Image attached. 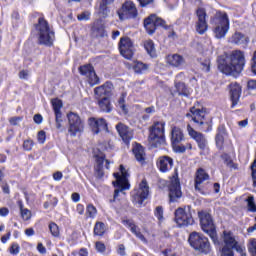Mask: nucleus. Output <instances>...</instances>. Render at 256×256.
<instances>
[{"instance_id":"nucleus-1","label":"nucleus","mask_w":256,"mask_h":256,"mask_svg":"<svg viewBox=\"0 0 256 256\" xmlns=\"http://www.w3.org/2000/svg\"><path fill=\"white\" fill-rule=\"evenodd\" d=\"M245 67V54L241 50H234L218 57V69L225 75L237 77Z\"/></svg>"},{"instance_id":"nucleus-2","label":"nucleus","mask_w":256,"mask_h":256,"mask_svg":"<svg viewBox=\"0 0 256 256\" xmlns=\"http://www.w3.org/2000/svg\"><path fill=\"white\" fill-rule=\"evenodd\" d=\"M120 173L121 175H119V173H114L116 181L113 182V185L115 190L114 197L112 200H110V203H115V201H117L121 195H125V191L129 190V187H131L129 180L127 179L129 174L123 165H120Z\"/></svg>"},{"instance_id":"nucleus-3","label":"nucleus","mask_w":256,"mask_h":256,"mask_svg":"<svg viewBox=\"0 0 256 256\" xmlns=\"http://www.w3.org/2000/svg\"><path fill=\"white\" fill-rule=\"evenodd\" d=\"M211 23L214 25L216 39H223L229 31V16L225 12L217 11Z\"/></svg>"},{"instance_id":"nucleus-4","label":"nucleus","mask_w":256,"mask_h":256,"mask_svg":"<svg viewBox=\"0 0 256 256\" xmlns=\"http://www.w3.org/2000/svg\"><path fill=\"white\" fill-rule=\"evenodd\" d=\"M36 30L38 32V41L40 45L51 47V45H53V41H55V32L51 30V27H49V22L44 18H39Z\"/></svg>"},{"instance_id":"nucleus-5","label":"nucleus","mask_w":256,"mask_h":256,"mask_svg":"<svg viewBox=\"0 0 256 256\" xmlns=\"http://www.w3.org/2000/svg\"><path fill=\"white\" fill-rule=\"evenodd\" d=\"M222 239L224 241V246L222 247V256H233V249H235L241 256H246L245 248L237 243L233 233L224 231Z\"/></svg>"},{"instance_id":"nucleus-6","label":"nucleus","mask_w":256,"mask_h":256,"mask_svg":"<svg viewBox=\"0 0 256 256\" xmlns=\"http://www.w3.org/2000/svg\"><path fill=\"white\" fill-rule=\"evenodd\" d=\"M148 141L151 147H159L165 143V122L156 121L149 128Z\"/></svg>"},{"instance_id":"nucleus-7","label":"nucleus","mask_w":256,"mask_h":256,"mask_svg":"<svg viewBox=\"0 0 256 256\" xmlns=\"http://www.w3.org/2000/svg\"><path fill=\"white\" fill-rule=\"evenodd\" d=\"M200 219V225L202 231L209 235L210 239L213 241L214 245H219V238L217 237V230L215 229V223H213V218L211 214L206 211H201L198 213Z\"/></svg>"},{"instance_id":"nucleus-8","label":"nucleus","mask_w":256,"mask_h":256,"mask_svg":"<svg viewBox=\"0 0 256 256\" xmlns=\"http://www.w3.org/2000/svg\"><path fill=\"white\" fill-rule=\"evenodd\" d=\"M188 243L195 249V251H199V253H203L204 255H209V253H211V243H209V238L201 233L192 232L189 235Z\"/></svg>"},{"instance_id":"nucleus-9","label":"nucleus","mask_w":256,"mask_h":256,"mask_svg":"<svg viewBox=\"0 0 256 256\" xmlns=\"http://www.w3.org/2000/svg\"><path fill=\"white\" fill-rule=\"evenodd\" d=\"M195 191L201 195L209 193V174L203 168H199L196 172Z\"/></svg>"},{"instance_id":"nucleus-10","label":"nucleus","mask_w":256,"mask_h":256,"mask_svg":"<svg viewBox=\"0 0 256 256\" xmlns=\"http://www.w3.org/2000/svg\"><path fill=\"white\" fill-rule=\"evenodd\" d=\"M175 222L178 227H187L188 225H193V216L191 215V207L178 208L175 211Z\"/></svg>"},{"instance_id":"nucleus-11","label":"nucleus","mask_w":256,"mask_h":256,"mask_svg":"<svg viewBox=\"0 0 256 256\" xmlns=\"http://www.w3.org/2000/svg\"><path fill=\"white\" fill-rule=\"evenodd\" d=\"M117 13L120 21H125V19H135L137 15H139L137 6H135L133 1H126Z\"/></svg>"},{"instance_id":"nucleus-12","label":"nucleus","mask_w":256,"mask_h":256,"mask_svg":"<svg viewBox=\"0 0 256 256\" xmlns=\"http://www.w3.org/2000/svg\"><path fill=\"white\" fill-rule=\"evenodd\" d=\"M67 117L69 123L68 131L72 137H75L77 133H81L85 129L83 120L76 113L70 112Z\"/></svg>"},{"instance_id":"nucleus-13","label":"nucleus","mask_w":256,"mask_h":256,"mask_svg":"<svg viewBox=\"0 0 256 256\" xmlns=\"http://www.w3.org/2000/svg\"><path fill=\"white\" fill-rule=\"evenodd\" d=\"M184 139L183 130L179 127H173L171 130V143L176 153H185L187 151V147L179 145Z\"/></svg>"},{"instance_id":"nucleus-14","label":"nucleus","mask_w":256,"mask_h":256,"mask_svg":"<svg viewBox=\"0 0 256 256\" xmlns=\"http://www.w3.org/2000/svg\"><path fill=\"white\" fill-rule=\"evenodd\" d=\"M132 197L138 205H143V201L149 197V185L147 184V180H142L138 190L132 192Z\"/></svg>"},{"instance_id":"nucleus-15","label":"nucleus","mask_w":256,"mask_h":256,"mask_svg":"<svg viewBox=\"0 0 256 256\" xmlns=\"http://www.w3.org/2000/svg\"><path fill=\"white\" fill-rule=\"evenodd\" d=\"M120 54L124 59H132L133 58V42L131 38L125 37L121 38L119 43Z\"/></svg>"},{"instance_id":"nucleus-16","label":"nucleus","mask_w":256,"mask_h":256,"mask_svg":"<svg viewBox=\"0 0 256 256\" xmlns=\"http://www.w3.org/2000/svg\"><path fill=\"white\" fill-rule=\"evenodd\" d=\"M187 131H188V135H190V137L194 139V141H196L199 149L201 151H205L208 145L207 138L205 137V135L195 131V129H193V127H191V125L189 124L187 125Z\"/></svg>"},{"instance_id":"nucleus-17","label":"nucleus","mask_w":256,"mask_h":256,"mask_svg":"<svg viewBox=\"0 0 256 256\" xmlns=\"http://www.w3.org/2000/svg\"><path fill=\"white\" fill-rule=\"evenodd\" d=\"M196 15L198 18V21L196 23V31L199 33V35H203L208 28L207 25V12L204 8H198L196 10Z\"/></svg>"},{"instance_id":"nucleus-18","label":"nucleus","mask_w":256,"mask_h":256,"mask_svg":"<svg viewBox=\"0 0 256 256\" xmlns=\"http://www.w3.org/2000/svg\"><path fill=\"white\" fill-rule=\"evenodd\" d=\"M181 195V183L179 182V178L173 177L169 185V197L171 203H175L177 199H181Z\"/></svg>"},{"instance_id":"nucleus-19","label":"nucleus","mask_w":256,"mask_h":256,"mask_svg":"<svg viewBox=\"0 0 256 256\" xmlns=\"http://www.w3.org/2000/svg\"><path fill=\"white\" fill-rule=\"evenodd\" d=\"M80 74L87 77L90 85H97L99 83V77L95 73V69L92 65L86 64L84 66L79 67Z\"/></svg>"},{"instance_id":"nucleus-20","label":"nucleus","mask_w":256,"mask_h":256,"mask_svg":"<svg viewBox=\"0 0 256 256\" xmlns=\"http://www.w3.org/2000/svg\"><path fill=\"white\" fill-rule=\"evenodd\" d=\"M116 130L118 131L119 136L121 137L122 141L129 145L131 139H133V130L127 127L123 123H119L116 125Z\"/></svg>"},{"instance_id":"nucleus-21","label":"nucleus","mask_w":256,"mask_h":256,"mask_svg":"<svg viewBox=\"0 0 256 256\" xmlns=\"http://www.w3.org/2000/svg\"><path fill=\"white\" fill-rule=\"evenodd\" d=\"M116 130L118 131L119 136L121 137L122 141L129 145L131 139H133V130L127 127L123 123H119L116 125Z\"/></svg>"},{"instance_id":"nucleus-22","label":"nucleus","mask_w":256,"mask_h":256,"mask_svg":"<svg viewBox=\"0 0 256 256\" xmlns=\"http://www.w3.org/2000/svg\"><path fill=\"white\" fill-rule=\"evenodd\" d=\"M113 92V84L111 82H106L104 85L96 87L94 89V94L96 99H103V97H111Z\"/></svg>"},{"instance_id":"nucleus-23","label":"nucleus","mask_w":256,"mask_h":256,"mask_svg":"<svg viewBox=\"0 0 256 256\" xmlns=\"http://www.w3.org/2000/svg\"><path fill=\"white\" fill-rule=\"evenodd\" d=\"M186 117H191L192 121H194V123H196L197 125L207 124V122H205V111L204 110L192 107L190 109V113L186 114Z\"/></svg>"},{"instance_id":"nucleus-24","label":"nucleus","mask_w":256,"mask_h":256,"mask_svg":"<svg viewBox=\"0 0 256 256\" xmlns=\"http://www.w3.org/2000/svg\"><path fill=\"white\" fill-rule=\"evenodd\" d=\"M88 123L96 135L99 131H107V122L103 118H90Z\"/></svg>"},{"instance_id":"nucleus-25","label":"nucleus","mask_w":256,"mask_h":256,"mask_svg":"<svg viewBox=\"0 0 256 256\" xmlns=\"http://www.w3.org/2000/svg\"><path fill=\"white\" fill-rule=\"evenodd\" d=\"M157 167L161 173H168L173 169V158L169 156H161L158 158Z\"/></svg>"},{"instance_id":"nucleus-26","label":"nucleus","mask_w":256,"mask_h":256,"mask_svg":"<svg viewBox=\"0 0 256 256\" xmlns=\"http://www.w3.org/2000/svg\"><path fill=\"white\" fill-rule=\"evenodd\" d=\"M241 97V86L237 82L230 84V99L232 101L231 108L236 107Z\"/></svg>"},{"instance_id":"nucleus-27","label":"nucleus","mask_w":256,"mask_h":256,"mask_svg":"<svg viewBox=\"0 0 256 256\" xmlns=\"http://www.w3.org/2000/svg\"><path fill=\"white\" fill-rule=\"evenodd\" d=\"M167 63L172 67H181V65L185 64V58L179 54L168 55Z\"/></svg>"},{"instance_id":"nucleus-28","label":"nucleus","mask_w":256,"mask_h":256,"mask_svg":"<svg viewBox=\"0 0 256 256\" xmlns=\"http://www.w3.org/2000/svg\"><path fill=\"white\" fill-rule=\"evenodd\" d=\"M133 154L135 156L136 161L143 165L145 163V148L141 146V144H136L133 148Z\"/></svg>"},{"instance_id":"nucleus-29","label":"nucleus","mask_w":256,"mask_h":256,"mask_svg":"<svg viewBox=\"0 0 256 256\" xmlns=\"http://www.w3.org/2000/svg\"><path fill=\"white\" fill-rule=\"evenodd\" d=\"M144 27L149 35L155 33V30L157 29V26L155 25V14H151L144 20Z\"/></svg>"},{"instance_id":"nucleus-30","label":"nucleus","mask_w":256,"mask_h":256,"mask_svg":"<svg viewBox=\"0 0 256 256\" xmlns=\"http://www.w3.org/2000/svg\"><path fill=\"white\" fill-rule=\"evenodd\" d=\"M230 42L234 45H247L249 38L243 35L241 32H236L230 39Z\"/></svg>"},{"instance_id":"nucleus-31","label":"nucleus","mask_w":256,"mask_h":256,"mask_svg":"<svg viewBox=\"0 0 256 256\" xmlns=\"http://www.w3.org/2000/svg\"><path fill=\"white\" fill-rule=\"evenodd\" d=\"M98 105L104 113H111V100H109V97H103L98 99Z\"/></svg>"},{"instance_id":"nucleus-32","label":"nucleus","mask_w":256,"mask_h":256,"mask_svg":"<svg viewBox=\"0 0 256 256\" xmlns=\"http://www.w3.org/2000/svg\"><path fill=\"white\" fill-rule=\"evenodd\" d=\"M219 133L216 135L215 141H216V147L218 149H223V143H225V138L223 137L225 135V127L219 128Z\"/></svg>"},{"instance_id":"nucleus-33","label":"nucleus","mask_w":256,"mask_h":256,"mask_svg":"<svg viewBox=\"0 0 256 256\" xmlns=\"http://www.w3.org/2000/svg\"><path fill=\"white\" fill-rule=\"evenodd\" d=\"M144 48L146 49L148 55L150 57H156L157 52L155 50V44L153 43V40H146L144 41Z\"/></svg>"},{"instance_id":"nucleus-34","label":"nucleus","mask_w":256,"mask_h":256,"mask_svg":"<svg viewBox=\"0 0 256 256\" xmlns=\"http://www.w3.org/2000/svg\"><path fill=\"white\" fill-rule=\"evenodd\" d=\"M135 73L143 74L149 71V64H145L143 62H136L133 66Z\"/></svg>"},{"instance_id":"nucleus-35","label":"nucleus","mask_w":256,"mask_h":256,"mask_svg":"<svg viewBox=\"0 0 256 256\" xmlns=\"http://www.w3.org/2000/svg\"><path fill=\"white\" fill-rule=\"evenodd\" d=\"M178 95H184V97L189 96V89H187V86L183 82H178L175 85Z\"/></svg>"},{"instance_id":"nucleus-36","label":"nucleus","mask_w":256,"mask_h":256,"mask_svg":"<svg viewBox=\"0 0 256 256\" xmlns=\"http://www.w3.org/2000/svg\"><path fill=\"white\" fill-rule=\"evenodd\" d=\"M52 107L55 113V117H59L61 115V107H63V102L60 99L52 100Z\"/></svg>"},{"instance_id":"nucleus-37","label":"nucleus","mask_w":256,"mask_h":256,"mask_svg":"<svg viewBox=\"0 0 256 256\" xmlns=\"http://www.w3.org/2000/svg\"><path fill=\"white\" fill-rule=\"evenodd\" d=\"M105 234V223L103 222H96L94 226V235H98L101 237Z\"/></svg>"},{"instance_id":"nucleus-38","label":"nucleus","mask_w":256,"mask_h":256,"mask_svg":"<svg viewBox=\"0 0 256 256\" xmlns=\"http://www.w3.org/2000/svg\"><path fill=\"white\" fill-rule=\"evenodd\" d=\"M97 216V208L93 204H89L86 208L87 219H95Z\"/></svg>"},{"instance_id":"nucleus-39","label":"nucleus","mask_w":256,"mask_h":256,"mask_svg":"<svg viewBox=\"0 0 256 256\" xmlns=\"http://www.w3.org/2000/svg\"><path fill=\"white\" fill-rule=\"evenodd\" d=\"M247 209L250 213H256L255 197L248 196L246 199Z\"/></svg>"},{"instance_id":"nucleus-40","label":"nucleus","mask_w":256,"mask_h":256,"mask_svg":"<svg viewBox=\"0 0 256 256\" xmlns=\"http://www.w3.org/2000/svg\"><path fill=\"white\" fill-rule=\"evenodd\" d=\"M20 207V213H21V217L24 221H29V219H31V212L29 209L27 208H23V204L20 203L19 205Z\"/></svg>"},{"instance_id":"nucleus-41","label":"nucleus","mask_w":256,"mask_h":256,"mask_svg":"<svg viewBox=\"0 0 256 256\" xmlns=\"http://www.w3.org/2000/svg\"><path fill=\"white\" fill-rule=\"evenodd\" d=\"M48 227L52 237H59V226L55 222H51Z\"/></svg>"},{"instance_id":"nucleus-42","label":"nucleus","mask_w":256,"mask_h":256,"mask_svg":"<svg viewBox=\"0 0 256 256\" xmlns=\"http://www.w3.org/2000/svg\"><path fill=\"white\" fill-rule=\"evenodd\" d=\"M93 33L95 37H107V32H105V27L103 25L100 27H94Z\"/></svg>"},{"instance_id":"nucleus-43","label":"nucleus","mask_w":256,"mask_h":256,"mask_svg":"<svg viewBox=\"0 0 256 256\" xmlns=\"http://www.w3.org/2000/svg\"><path fill=\"white\" fill-rule=\"evenodd\" d=\"M125 97H127V94L122 93L118 99V107H120L123 113H127V107L125 106Z\"/></svg>"},{"instance_id":"nucleus-44","label":"nucleus","mask_w":256,"mask_h":256,"mask_svg":"<svg viewBox=\"0 0 256 256\" xmlns=\"http://www.w3.org/2000/svg\"><path fill=\"white\" fill-rule=\"evenodd\" d=\"M34 146L35 142H33V140L31 139L24 140L23 142L24 151H32Z\"/></svg>"},{"instance_id":"nucleus-45","label":"nucleus","mask_w":256,"mask_h":256,"mask_svg":"<svg viewBox=\"0 0 256 256\" xmlns=\"http://www.w3.org/2000/svg\"><path fill=\"white\" fill-rule=\"evenodd\" d=\"M224 163L229 167V169H237V165L233 163V160L228 155L223 156Z\"/></svg>"},{"instance_id":"nucleus-46","label":"nucleus","mask_w":256,"mask_h":256,"mask_svg":"<svg viewBox=\"0 0 256 256\" xmlns=\"http://www.w3.org/2000/svg\"><path fill=\"white\" fill-rule=\"evenodd\" d=\"M202 71H205L206 73L210 71L211 69V60L205 59L201 62Z\"/></svg>"},{"instance_id":"nucleus-47","label":"nucleus","mask_w":256,"mask_h":256,"mask_svg":"<svg viewBox=\"0 0 256 256\" xmlns=\"http://www.w3.org/2000/svg\"><path fill=\"white\" fill-rule=\"evenodd\" d=\"M90 17H91V12L85 11V12H82L81 14H79L77 16V19H78V21H89Z\"/></svg>"},{"instance_id":"nucleus-48","label":"nucleus","mask_w":256,"mask_h":256,"mask_svg":"<svg viewBox=\"0 0 256 256\" xmlns=\"http://www.w3.org/2000/svg\"><path fill=\"white\" fill-rule=\"evenodd\" d=\"M47 139V136L45 134V131L41 130L37 134V141L40 143V145H43L45 143V140Z\"/></svg>"},{"instance_id":"nucleus-49","label":"nucleus","mask_w":256,"mask_h":256,"mask_svg":"<svg viewBox=\"0 0 256 256\" xmlns=\"http://www.w3.org/2000/svg\"><path fill=\"white\" fill-rule=\"evenodd\" d=\"M95 247H96V251H98V253H105V251H107V247L105 246V244L103 242H96L95 243Z\"/></svg>"},{"instance_id":"nucleus-50","label":"nucleus","mask_w":256,"mask_h":256,"mask_svg":"<svg viewBox=\"0 0 256 256\" xmlns=\"http://www.w3.org/2000/svg\"><path fill=\"white\" fill-rule=\"evenodd\" d=\"M248 250L251 253V255L256 256V240L252 239L250 241V244L248 246Z\"/></svg>"},{"instance_id":"nucleus-51","label":"nucleus","mask_w":256,"mask_h":256,"mask_svg":"<svg viewBox=\"0 0 256 256\" xmlns=\"http://www.w3.org/2000/svg\"><path fill=\"white\" fill-rule=\"evenodd\" d=\"M154 23L156 27H167V25L165 24V20L157 17V15H155Z\"/></svg>"},{"instance_id":"nucleus-52","label":"nucleus","mask_w":256,"mask_h":256,"mask_svg":"<svg viewBox=\"0 0 256 256\" xmlns=\"http://www.w3.org/2000/svg\"><path fill=\"white\" fill-rule=\"evenodd\" d=\"M104 161H106L105 160V155H103V154L96 155V163H98L99 169H101V167H103V162Z\"/></svg>"},{"instance_id":"nucleus-53","label":"nucleus","mask_w":256,"mask_h":256,"mask_svg":"<svg viewBox=\"0 0 256 256\" xmlns=\"http://www.w3.org/2000/svg\"><path fill=\"white\" fill-rule=\"evenodd\" d=\"M155 216L157 217V219H159V221H161V219L163 218V207H156Z\"/></svg>"},{"instance_id":"nucleus-54","label":"nucleus","mask_w":256,"mask_h":256,"mask_svg":"<svg viewBox=\"0 0 256 256\" xmlns=\"http://www.w3.org/2000/svg\"><path fill=\"white\" fill-rule=\"evenodd\" d=\"M115 0H102V2L100 3V9L102 11H105V9H107V5H111V3H113Z\"/></svg>"},{"instance_id":"nucleus-55","label":"nucleus","mask_w":256,"mask_h":256,"mask_svg":"<svg viewBox=\"0 0 256 256\" xmlns=\"http://www.w3.org/2000/svg\"><path fill=\"white\" fill-rule=\"evenodd\" d=\"M10 253L12 255H17L19 254V244H12L11 248H10Z\"/></svg>"},{"instance_id":"nucleus-56","label":"nucleus","mask_w":256,"mask_h":256,"mask_svg":"<svg viewBox=\"0 0 256 256\" xmlns=\"http://www.w3.org/2000/svg\"><path fill=\"white\" fill-rule=\"evenodd\" d=\"M37 250L39 251V253H41V255H45V253H47V248L43 246V243H38Z\"/></svg>"},{"instance_id":"nucleus-57","label":"nucleus","mask_w":256,"mask_h":256,"mask_svg":"<svg viewBox=\"0 0 256 256\" xmlns=\"http://www.w3.org/2000/svg\"><path fill=\"white\" fill-rule=\"evenodd\" d=\"M22 121V118L21 117H12L10 118L9 122L12 124V125H19V123H21Z\"/></svg>"},{"instance_id":"nucleus-58","label":"nucleus","mask_w":256,"mask_h":256,"mask_svg":"<svg viewBox=\"0 0 256 256\" xmlns=\"http://www.w3.org/2000/svg\"><path fill=\"white\" fill-rule=\"evenodd\" d=\"M20 79H28L29 78V71L27 70H21L19 72Z\"/></svg>"},{"instance_id":"nucleus-59","label":"nucleus","mask_w":256,"mask_h":256,"mask_svg":"<svg viewBox=\"0 0 256 256\" xmlns=\"http://www.w3.org/2000/svg\"><path fill=\"white\" fill-rule=\"evenodd\" d=\"M117 253L118 255L125 256V245L123 244L118 245Z\"/></svg>"},{"instance_id":"nucleus-60","label":"nucleus","mask_w":256,"mask_h":256,"mask_svg":"<svg viewBox=\"0 0 256 256\" xmlns=\"http://www.w3.org/2000/svg\"><path fill=\"white\" fill-rule=\"evenodd\" d=\"M122 223L123 225H125V227H128V229H131L132 226L135 225V223L132 220H123Z\"/></svg>"},{"instance_id":"nucleus-61","label":"nucleus","mask_w":256,"mask_h":256,"mask_svg":"<svg viewBox=\"0 0 256 256\" xmlns=\"http://www.w3.org/2000/svg\"><path fill=\"white\" fill-rule=\"evenodd\" d=\"M53 179H54V181H61V179H63V173H61L59 171L54 173Z\"/></svg>"},{"instance_id":"nucleus-62","label":"nucleus","mask_w":256,"mask_h":256,"mask_svg":"<svg viewBox=\"0 0 256 256\" xmlns=\"http://www.w3.org/2000/svg\"><path fill=\"white\" fill-rule=\"evenodd\" d=\"M43 121V116L41 114L34 115V123H37V125H40Z\"/></svg>"},{"instance_id":"nucleus-63","label":"nucleus","mask_w":256,"mask_h":256,"mask_svg":"<svg viewBox=\"0 0 256 256\" xmlns=\"http://www.w3.org/2000/svg\"><path fill=\"white\" fill-rule=\"evenodd\" d=\"M248 89H251L252 91L256 89V81L255 80H249L247 84Z\"/></svg>"},{"instance_id":"nucleus-64","label":"nucleus","mask_w":256,"mask_h":256,"mask_svg":"<svg viewBox=\"0 0 256 256\" xmlns=\"http://www.w3.org/2000/svg\"><path fill=\"white\" fill-rule=\"evenodd\" d=\"M79 256H89V251H87V248H81L79 250Z\"/></svg>"}]
</instances>
